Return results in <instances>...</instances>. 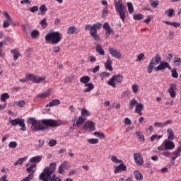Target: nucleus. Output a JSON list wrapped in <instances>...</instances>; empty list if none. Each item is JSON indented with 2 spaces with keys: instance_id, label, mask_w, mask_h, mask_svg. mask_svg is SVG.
Masks as SVG:
<instances>
[{
  "instance_id": "f257e3e1",
  "label": "nucleus",
  "mask_w": 181,
  "mask_h": 181,
  "mask_svg": "<svg viewBox=\"0 0 181 181\" xmlns=\"http://www.w3.org/2000/svg\"><path fill=\"white\" fill-rule=\"evenodd\" d=\"M28 124H31V129L35 132L49 131V127L56 128L59 127L57 121L52 119H45L37 121L33 117H30L28 119Z\"/></svg>"
},
{
  "instance_id": "f03ea898",
  "label": "nucleus",
  "mask_w": 181,
  "mask_h": 181,
  "mask_svg": "<svg viewBox=\"0 0 181 181\" xmlns=\"http://www.w3.org/2000/svg\"><path fill=\"white\" fill-rule=\"evenodd\" d=\"M161 61L162 57L159 54H156V56L151 59L147 66V73L151 74L153 70H155V71H162V70L167 69L168 62Z\"/></svg>"
},
{
  "instance_id": "7ed1b4c3",
  "label": "nucleus",
  "mask_w": 181,
  "mask_h": 181,
  "mask_svg": "<svg viewBox=\"0 0 181 181\" xmlns=\"http://www.w3.org/2000/svg\"><path fill=\"white\" fill-rule=\"evenodd\" d=\"M57 164L56 162L51 163L48 167L44 168L39 175L40 180L42 181H52V175L54 173V169H56Z\"/></svg>"
},
{
  "instance_id": "20e7f679",
  "label": "nucleus",
  "mask_w": 181,
  "mask_h": 181,
  "mask_svg": "<svg viewBox=\"0 0 181 181\" xmlns=\"http://www.w3.org/2000/svg\"><path fill=\"white\" fill-rule=\"evenodd\" d=\"M45 39L46 42H51L52 45H57L62 40V33L59 31L48 33Z\"/></svg>"
},
{
  "instance_id": "39448f33",
  "label": "nucleus",
  "mask_w": 181,
  "mask_h": 181,
  "mask_svg": "<svg viewBox=\"0 0 181 181\" xmlns=\"http://www.w3.org/2000/svg\"><path fill=\"white\" fill-rule=\"evenodd\" d=\"M115 6L116 11L117 12V13H119L120 16V19H122V21H124L125 13L127 12V7L124 6V4H122V0H118V1H117V0H115Z\"/></svg>"
},
{
  "instance_id": "423d86ee",
  "label": "nucleus",
  "mask_w": 181,
  "mask_h": 181,
  "mask_svg": "<svg viewBox=\"0 0 181 181\" xmlns=\"http://www.w3.org/2000/svg\"><path fill=\"white\" fill-rule=\"evenodd\" d=\"M10 124L12 127H16V125H19V127H21V131H26V126L25 124V119L16 118L14 119H11Z\"/></svg>"
},
{
  "instance_id": "0eeeda50",
  "label": "nucleus",
  "mask_w": 181,
  "mask_h": 181,
  "mask_svg": "<svg viewBox=\"0 0 181 181\" xmlns=\"http://www.w3.org/2000/svg\"><path fill=\"white\" fill-rule=\"evenodd\" d=\"M28 78L33 81V83H41V81H43L46 80L45 77H40V76H36L32 74H30L28 75Z\"/></svg>"
},
{
  "instance_id": "6e6552de",
  "label": "nucleus",
  "mask_w": 181,
  "mask_h": 181,
  "mask_svg": "<svg viewBox=\"0 0 181 181\" xmlns=\"http://www.w3.org/2000/svg\"><path fill=\"white\" fill-rule=\"evenodd\" d=\"M82 128L83 129H90V132H93V131H95V123L93 121H87Z\"/></svg>"
},
{
  "instance_id": "1a4fd4ad",
  "label": "nucleus",
  "mask_w": 181,
  "mask_h": 181,
  "mask_svg": "<svg viewBox=\"0 0 181 181\" xmlns=\"http://www.w3.org/2000/svg\"><path fill=\"white\" fill-rule=\"evenodd\" d=\"M103 29L105 30V39L110 37V35L114 32V29L111 28L108 22H105L103 25Z\"/></svg>"
},
{
  "instance_id": "9d476101",
  "label": "nucleus",
  "mask_w": 181,
  "mask_h": 181,
  "mask_svg": "<svg viewBox=\"0 0 181 181\" xmlns=\"http://www.w3.org/2000/svg\"><path fill=\"white\" fill-rule=\"evenodd\" d=\"M103 24L101 23H97L91 25H85V30H90V33H91L95 29H101Z\"/></svg>"
},
{
  "instance_id": "9b49d317",
  "label": "nucleus",
  "mask_w": 181,
  "mask_h": 181,
  "mask_svg": "<svg viewBox=\"0 0 181 181\" xmlns=\"http://www.w3.org/2000/svg\"><path fill=\"white\" fill-rule=\"evenodd\" d=\"M134 159L138 166H142V165H144V158L142 157L141 153H134Z\"/></svg>"
},
{
  "instance_id": "f8f14e48",
  "label": "nucleus",
  "mask_w": 181,
  "mask_h": 181,
  "mask_svg": "<svg viewBox=\"0 0 181 181\" xmlns=\"http://www.w3.org/2000/svg\"><path fill=\"white\" fill-rule=\"evenodd\" d=\"M4 16L7 19V21H4L3 23V28H9V25H11L9 22H12V18H11V16H9V13L8 11L4 12Z\"/></svg>"
},
{
  "instance_id": "ddd939ff",
  "label": "nucleus",
  "mask_w": 181,
  "mask_h": 181,
  "mask_svg": "<svg viewBox=\"0 0 181 181\" xmlns=\"http://www.w3.org/2000/svg\"><path fill=\"white\" fill-rule=\"evenodd\" d=\"M109 53L112 56V57H115V59H121V52L116 49L110 48Z\"/></svg>"
},
{
  "instance_id": "4468645a",
  "label": "nucleus",
  "mask_w": 181,
  "mask_h": 181,
  "mask_svg": "<svg viewBox=\"0 0 181 181\" xmlns=\"http://www.w3.org/2000/svg\"><path fill=\"white\" fill-rule=\"evenodd\" d=\"M176 90V85L175 83H171L170 85V88L168 90V93H170V95L172 98H175L176 97V93L175 92Z\"/></svg>"
},
{
  "instance_id": "2eb2a0df",
  "label": "nucleus",
  "mask_w": 181,
  "mask_h": 181,
  "mask_svg": "<svg viewBox=\"0 0 181 181\" xmlns=\"http://www.w3.org/2000/svg\"><path fill=\"white\" fill-rule=\"evenodd\" d=\"M121 170L122 172H127V165H125V164L124 163H121L119 165L115 167V170H114V173H119V172H121Z\"/></svg>"
},
{
  "instance_id": "dca6fc26",
  "label": "nucleus",
  "mask_w": 181,
  "mask_h": 181,
  "mask_svg": "<svg viewBox=\"0 0 181 181\" xmlns=\"http://www.w3.org/2000/svg\"><path fill=\"white\" fill-rule=\"evenodd\" d=\"M164 148L168 151L175 149V143L172 141H167L164 143Z\"/></svg>"
},
{
  "instance_id": "f3484780",
  "label": "nucleus",
  "mask_w": 181,
  "mask_h": 181,
  "mask_svg": "<svg viewBox=\"0 0 181 181\" xmlns=\"http://www.w3.org/2000/svg\"><path fill=\"white\" fill-rule=\"evenodd\" d=\"M112 61H111V58L110 57H107V62L105 63V67L107 70H109V71H112Z\"/></svg>"
},
{
  "instance_id": "a211bd4d",
  "label": "nucleus",
  "mask_w": 181,
  "mask_h": 181,
  "mask_svg": "<svg viewBox=\"0 0 181 181\" xmlns=\"http://www.w3.org/2000/svg\"><path fill=\"white\" fill-rule=\"evenodd\" d=\"M142 110H144V105L141 103L137 104V105L136 106L135 112H136V114H138V115H139V117H141V115H143Z\"/></svg>"
},
{
  "instance_id": "6ab92c4d",
  "label": "nucleus",
  "mask_w": 181,
  "mask_h": 181,
  "mask_svg": "<svg viewBox=\"0 0 181 181\" xmlns=\"http://www.w3.org/2000/svg\"><path fill=\"white\" fill-rule=\"evenodd\" d=\"M68 35H74L78 33V28L76 26H71L68 28L67 31Z\"/></svg>"
},
{
  "instance_id": "aec40b11",
  "label": "nucleus",
  "mask_w": 181,
  "mask_h": 181,
  "mask_svg": "<svg viewBox=\"0 0 181 181\" xmlns=\"http://www.w3.org/2000/svg\"><path fill=\"white\" fill-rule=\"evenodd\" d=\"M86 122V119L83 117H79L78 120L76 121V123L73 124V127H81L82 124Z\"/></svg>"
},
{
  "instance_id": "412c9836",
  "label": "nucleus",
  "mask_w": 181,
  "mask_h": 181,
  "mask_svg": "<svg viewBox=\"0 0 181 181\" xmlns=\"http://www.w3.org/2000/svg\"><path fill=\"white\" fill-rule=\"evenodd\" d=\"M95 50L97 53H99L100 54V56H104L105 54V52H104L103 47L100 44L96 45Z\"/></svg>"
},
{
  "instance_id": "4be33fe9",
  "label": "nucleus",
  "mask_w": 181,
  "mask_h": 181,
  "mask_svg": "<svg viewBox=\"0 0 181 181\" xmlns=\"http://www.w3.org/2000/svg\"><path fill=\"white\" fill-rule=\"evenodd\" d=\"M100 28H95L94 30H93L91 33H90V35L93 37L94 40H96V42H100V36L97 34V30Z\"/></svg>"
},
{
  "instance_id": "5701e85b",
  "label": "nucleus",
  "mask_w": 181,
  "mask_h": 181,
  "mask_svg": "<svg viewBox=\"0 0 181 181\" xmlns=\"http://www.w3.org/2000/svg\"><path fill=\"white\" fill-rule=\"evenodd\" d=\"M60 100L59 99L52 100L48 104H47L46 107H54L56 105H59Z\"/></svg>"
},
{
  "instance_id": "b1692460",
  "label": "nucleus",
  "mask_w": 181,
  "mask_h": 181,
  "mask_svg": "<svg viewBox=\"0 0 181 181\" xmlns=\"http://www.w3.org/2000/svg\"><path fill=\"white\" fill-rule=\"evenodd\" d=\"M42 156H37L35 157H33L30 159V162L31 163H39V162H40V160H42Z\"/></svg>"
},
{
  "instance_id": "393cba45",
  "label": "nucleus",
  "mask_w": 181,
  "mask_h": 181,
  "mask_svg": "<svg viewBox=\"0 0 181 181\" xmlns=\"http://www.w3.org/2000/svg\"><path fill=\"white\" fill-rule=\"evenodd\" d=\"M11 53L13 54V60L15 62H16L18 60V57H20L21 56V53L19 52V51H18V49H11Z\"/></svg>"
},
{
  "instance_id": "a878e982",
  "label": "nucleus",
  "mask_w": 181,
  "mask_h": 181,
  "mask_svg": "<svg viewBox=\"0 0 181 181\" xmlns=\"http://www.w3.org/2000/svg\"><path fill=\"white\" fill-rule=\"evenodd\" d=\"M134 175L135 179H136V180H143L144 175L140 173L139 170H135L134 172Z\"/></svg>"
},
{
  "instance_id": "bb28decb",
  "label": "nucleus",
  "mask_w": 181,
  "mask_h": 181,
  "mask_svg": "<svg viewBox=\"0 0 181 181\" xmlns=\"http://www.w3.org/2000/svg\"><path fill=\"white\" fill-rule=\"evenodd\" d=\"M85 87H88L86 89L84 90V93H90L92 90H94V85L93 83H88L85 84Z\"/></svg>"
},
{
  "instance_id": "cd10ccee",
  "label": "nucleus",
  "mask_w": 181,
  "mask_h": 181,
  "mask_svg": "<svg viewBox=\"0 0 181 181\" xmlns=\"http://www.w3.org/2000/svg\"><path fill=\"white\" fill-rule=\"evenodd\" d=\"M165 13L168 16V18H173L175 16V9L169 8L165 11Z\"/></svg>"
},
{
  "instance_id": "c85d7f7f",
  "label": "nucleus",
  "mask_w": 181,
  "mask_h": 181,
  "mask_svg": "<svg viewBox=\"0 0 181 181\" xmlns=\"http://www.w3.org/2000/svg\"><path fill=\"white\" fill-rule=\"evenodd\" d=\"M90 80H91V78L88 76H83L80 78V81L83 83V84H88L87 83H89Z\"/></svg>"
},
{
  "instance_id": "c756f323",
  "label": "nucleus",
  "mask_w": 181,
  "mask_h": 181,
  "mask_svg": "<svg viewBox=\"0 0 181 181\" xmlns=\"http://www.w3.org/2000/svg\"><path fill=\"white\" fill-rule=\"evenodd\" d=\"M167 134L168 135L169 141H173V138H175V133L173 132V130H172V129H168L167 130Z\"/></svg>"
},
{
  "instance_id": "7c9ffc66",
  "label": "nucleus",
  "mask_w": 181,
  "mask_h": 181,
  "mask_svg": "<svg viewBox=\"0 0 181 181\" xmlns=\"http://www.w3.org/2000/svg\"><path fill=\"white\" fill-rule=\"evenodd\" d=\"M133 19L134 21H142V19H144V14H142V13H134L133 15Z\"/></svg>"
},
{
  "instance_id": "2f4dec72",
  "label": "nucleus",
  "mask_w": 181,
  "mask_h": 181,
  "mask_svg": "<svg viewBox=\"0 0 181 181\" xmlns=\"http://www.w3.org/2000/svg\"><path fill=\"white\" fill-rule=\"evenodd\" d=\"M138 104H139V103H138V100H136V99H135V98L132 99L129 103V108L131 110H132V108H134V107H135V106H137Z\"/></svg>"
},
{
  "instance_id": "473e14b6",
  "label": "nucleus",
  "mask_w": 181,
  "mask_h": 181,
  "mask_svg": "<svg viewBox=\"0 0 181 181\" xmlns=\"http://www.w3.org/2000/svg\"><path fill=\"white\" fill-rule=\"evenodd\" d=\"M113 77H115V81H117V83H122L124 80V76L121 74L114 75Z\"/></svg>"
},
{
  "instance_id": "72a5a7b5",
  "label": "nucleus",
  "mask_w": 181,
  "mask_h": 181,
  "mask_svg": "<svg viewBox=\"0 0 181 181\" xmlns=\"http://www.w3.org/2000/svg\"><path fill=\"white\" fill-rule=\"evenodd\" d=\"M93 135H95V136L99 137L100 139H105V134L103 132H95L93 133Z\"/></svg>"
},
{
  "instance_id": "f704fd0d",
  "label": "nucleus",
  "mask_w": 181,
  "mask_h": 181,
  "mask_svg": "<svg viewBox=\"0 0 181 181\" xmlns=\"http://www.w3.org/2000/svg\"><path fill=\"white\" fill-rule=\"evenodd\" d=\"M28 159V157H24V158H18V160L14 163V166H16L18 165H22V163H23L25 162V160H26Z\"/></svg>"
},
{
  "instance_id": "c9c22d12",
  "label": "nucleus",
  "mask_w": 181,
  "mask_h": 181,
  "mask_svg": "<svg viewBox=\"0 0 181 181\" xmlns=\"http://www.w3.org/2000/svg\"><path fill=\"white\" fill-rule=\"evenodd\" d=\"M115 81V77L112 76L107 82L108 86H111L113 88L117 87V85L114 83Z\"/></svg>"
},
{
  "instance_id": "e433bc0d",
  "label": "nucleus",
  "mask_w": 181,
  "mask_h": 181,
  "mask_svg": "<svg viewBox=\"0 0 181 181\" xmlns=\"http://www.w3.org/2000/svg\"><path fill=\"white\" fill-rule=\"evenodd\" d=\"M136 135L139 139V141H145V137L144 136V134H142V132L141 131L136 132Z\"/></svg>"
},
{
  "instance_id": "4c0bfd02",
  "label": "nucleus",
  "mask_w": 181,
  "mask_h": 181,
  "mask_svg": "<svg viewBox=\"0 0 181 181\" xmlns=\"http://www.w3.org/2000/svg\"><path fill=\"white\" fill-rule=\"evenodd\" d=\"M40 11H41L40 15L44 16V15H46V12L47 11V8H46V5L42 4L40 7Z\"/></svg>"
},
{
  "instance_id": "58836bf2",
  "label": "nucleus",
  "mask_w": 181,
  "mask_h": 181,
  "mask_svg": "<svg viewBox=\"0 0 181 181\" xmlns=\"http://www.w3.org/2000/svg\"><path fill=\"white\" fill-rule=\"evenodd\" d=\"M25 104H26V103L23 100L16 103V107H19L20 108H23L25 107Z\"/></svg>"
},
{
  "instance_id": "ea45409f",
  "label": "nucleus",
  "mask_w": 181,
  "mask_h": 181,
  "mask_svg": "<svg viewBox=\"0 0 181 181\" xmlns=\"http://www.w3.org/2000/svg\"><path fill=\"white\" fill-rule=\"evenodd\" d=\"M128 11L129 13H132L134 12V6L132 5V2L127 3Z\"/></svg>"
},
{
  "instance_id": "a19ab883",
  "label": "nucleus",
  "mask_w": 181,
  "mask_h": 181,
  "mask_svg": "<svg viewBox=\"0 0 181 181\" xmlns=\"http://www.w3.org/2000/svg\"><path fill=\"white\" fill-rule=\"evenodd\" d=\"M8 98H9V94L3 93L1 95V101H2L3 103H5V101H6Z\"/></svg>"
},
{
  "instance_id": "79ce46f5",
  "label": "nucleus",
  "mask_w": 181,
  "mask_h": 181,
  "mask_svg": "<svg viewBox=\"0 0 181 181\" xmlns=\"http://www.w3.org/2000/svg\"><path fill=\"white\" fill-rule=\"evenodd\" d=\"M171 76L172 77H173V78H177V77H179V74H177V71L176 70L175 68L171 70Z\"/></svg>"
},
{
  "instance_id": "37998d69",
  "label": "nucleus",
  "mask_w": 181,
  "mask_h": 181,
  "mask_svg": "<svg viewBox=\"0 0 181 181\" xmlns=\"http://www.w3.org/2000/svg\"><path fill=\"white\" fill-rule=\"evenodd\" d=\"M87 142L91 145H95L98 144V139H89L87 140Z\"/></svg>"
},
{
  "instance_id": "c03bdc74",
  "label": "nucleus",
  "mask_w": 181,
  "mask_h": 181,
  "mask_svg": "<svg viewBox=\"0 0 181 181\" xmlns=\"http://www.w3.org/2000/svg\"><path fill=\"white\" fill-rule=\"evenodd\" d=\"M40 25H41L43 29H46V28H47V21H46V18L42 19L40 22Z\"/></svg>"
},
{
  "instance_id": "a18cd8bd",
  "label": "nucleus",
  "mask_w": 181,
  "mask_h": 181,
  "mask_svg": "<svg viewBox=\"0 0 181 181\" xmlns=\"http://www.w3.org/2000/svg\"><path fill=\"white\" fill-rule=\"evenodd\" d=\"M160 138H162V136H160V135L158 136V134H154L150 137V141H151V142H154L155 139H160Z\"/></svg>"
},
{
  "instance_id": "49530a36",
  "label": "nucleus",
  "mask_w": 181,
  "mask_h": 181,
  "mask_svg": "<svg viewBox=\"0 0 181 181\" xmlns=\"http://www.w3.org/2000/svg\"><path fill=\"white\" fill-rule=\"evenodd\" d=\"M49 94H50V91L49 90H48L47 93L44 92V93L38 95L37 98H46V97H47V95H49Z\"/></svg>"
},
{
  "instance_id": "de8ad7c7",
  "label": "nucleus",
  "mask_w": 181,
  "mask_h": 181,
  "mask_svg": "<svg viewBox=\"0 0 181 181\" xmlns=\"http://www.w3.org/2000/svg\"><path fill=\"white\" fill-rule=\"evenodd\" d=\"M90 112H88V110L87 109H82L81 110V116L82 117H89Z\"/></svg>"
},
{
  "instance_id": "09e8293b",
  "label": "nucleus",
  "mask_w": 181,
  "mask_h": 181,
  "mask_svg": "<svg viewBox=\"0 0 181 181\" xmlns=\"http://www.w3.org/2000/svg\"><path fill=\"white\" fill-rule=\"evenodd\" d=\"M111 160L115 163H122V160H119L115 156H112Z\"/></svg>"
},
{
  "instance_id": "8fccbe9b",
  "label": "nucleus",
  "mask_w": 181,
  "mask_h": 181,
  "mask_svg": "<svg viewBox=\"0 0 181 181\" xmlns=\"http://www.w3.org/2000/svg\"><path fill=\"white\" fill-rule=\"evenodd\" d=\"M108 15V7L106 6L105 8L102 11V18H105Z\"/></svg>"
},
{
  "instance_id": "3c124183",
  "label": "nucleus",
  "mask_w": 181,
  "mask_h": 181,
  "mask_svg": "<svg viewBox=\"0 0 181 181\" xmlns=\"http://www.w3.org/2000/svg\"><path fill=\"white\" fill-rule=\"evenodd\" d=\"M28 11H30V12H32L33 13H35V12H37V11H39V6H34L33 7H30L28 8Z\"/></svg>"
},
{
  "instance_id": "603ef678",
  "label": "nucleus",
  "mask_w": 181,
  "mask_h": 181,
  "mask_svg": "<svg viewBox=\"0 0 181 181\" xmlns=\"http://www.w3.org/2000/svg\"><path fill=\"white\" fill-rule=\"evenodd\" d=\"M39 35H40V33H39V30H33L31 32L32 37H37V36H39Z\"/></svg>"
},
{
  "instance_id": "864d4df0",
  "label": "nucleus",
  "mask_w": 181,
  "mask_h": 181,
  "mask_svg": "<svg viewBox=\"0 0 181 181\" xmlns=\"http://www.w3.org/2000/svg\"><path fill=\"white\" fill-rule=\"evenodd\" d=\"M181 63V59L180 58H177L176 57H174V64L175 66H180Z\"/></svg>"
},
{
  "instance_id": "5fc2aeb1",
  "label": "nucleus",
  "mask_w": 181,
  "mask_h": 181,
  "mask_svg": "<svg viewBox=\"0 0 181 181\" xmlns=\"http://www.w3.org/2000/svg\"><path fill=\"white\" fill-rule=\"evenodd\" d=\"M57 144V141H56L55 139H51L48 143L49 146H51V147L56 146Z\"/></svg>"
},
{
  "instance_id": "6e6d98bb",
  "label": "nucleus",
  "mask_w": 181,
  "mask_h": 181,
  "mask_svg": "<svg viewBox=\"0 0 181 181\" xmlns=\"http://www.w3.org/2000/svg\"><path fill=\"white\" fill-rule=\"evenodd\" d=\"M30 179H33V172L31 174H29L28 177L21 180V181H30Z\"/></svg>"
},
{
  "instance_id": "4d7b16f0",
  "label": "nucleus",
  "mask_w": 181,
  "mask_h": 181,
  "mask_svg": "<svg viewBox=\"0 0 181 181\" xmlns=\"http://www.w3.org/2000/svg\"><path fill=\"white\" fill-rule=\"evenodd\" d=\"M9 148H11L12 149L16 148L18 146V143L16 141H11L8 144Z\"/></svg>"
},
{
  "instance_id": "13d9d810",
  "label": "nucleus",
  "mask_w": 181,
  "mask_h": 181,
  "mask_svg": "<svg viewBox=\"0 0 181 181\" xmlns=\"http://www.w3.org/2000/svg\"><path fill=\"white\" fill-rule=\"evenodd\" d=\"M162 155L163 156H165V158H168V157L170 156V151H169V150L165 148V150L162 153Z\"/></svg>"
},
{
  "instance_id": "bf43d9fd",
  "label": "nucleus",
  "mask_w": 181,
  "mask_h": 181,
  "mask_svg": "<svg viewBox=\"0 0 181 181\" xmlns=\"http://www.w3.org/2000/svg\"><path fill=\"white\" fill-rule=\"evenodd\" d=\"M180 152H181V146H179L177 148V149L173 152V155H175V156H180Z\"/></svg>"
},
{
  "instance_id": "052dcab7",
  "label": "nucleus",
  "mask_w": 181,
  "mask_h": 181,
  "mask_svg": "<svg viewBox=\"0 0 181 181\" xmlns=\"http://www.w3.org/2000/svg\"><path fill=\"white\" fill-rule=\"evenodd\" d=\"M138 84H134L132 86V88L133 90V93H134V94H136V93H138Z\"/></svg>"
},
{
  "instance_id": "680f3d73",
  "label": "nucleus",
  "mask_w": 181,
  "mask_h": 181,
  "mask_svg": "<svg viewBox=\"0 0 181 181\" xmlns=\"http://www.w3.org/2000/svg\"><path fill=\"white\" fill-rule=\"evenodd\" d=\"M110 76V73L108 72H102L101 74H100V78H104V77H109Z\"/></svg>"
},
{
  "instance_id": "e2e57ef3",
  "label": "nucleus",
  "mask_w": 181,
  "mask_h": 181,
  "mask_svg": "<svg viewBox=\"0 0 181 181\" xmlns=\"http://www.w3.org/2000/svg\"><path fill=\"white\" fill-rule=\"evenodd\" d=\"M154 127L156 128H163L164 125H163V123L162 122H155Z\"/></svg>"
},
{
  "instance_id": "0e129e2a",
  "label": "nucleus",
  "mask_w": 181,
  "mask_h": 181,
  "mask_svg": "<svg viewBox=\"0 0 181 181\" xmlns=\"http://www.w3.org/2000/svg\"><path fill=\"white\" fill-rule=\"evenodd\" d=\"M144 57H145V54L144 53H141L137 56L136 62H141L143 60Z\"/></svg>"
},
{
  "instance_id": "69168bd1",
  "label": "nucleus",
  "mask_w": 181,
  "mask_h": 181,
  "mask_svg": "<svg viewBox=\"0 0 181 181\" xmlns=\"http://www.w3.org/2000/svg\"><path fill=\"white\" fill-rule=\"evenodd\" d=\"M124 124H125V125H132V122L129 119V118L126 117L124 119Z\"/></svg>"
},
{
  "instance_id": "338daca9",
  "label": "nucleus",
  "mask_w": 181,
  "mask_h": 181,
  "mask_svg": "<svg viewBox=\"0 0 181 181\" xmlns=\"http://www.w3.org/2000/svg\"><path fill=\"white\" fill-rule=\"evenodd\" d=\"M151 5L153 6V8H156V6L159 5V1H154L151 4Z\"/></svg>"
},
{
  "instance_id": "774afa93",
  "label": "nucleus",
  "mask_w": 181,
  "mask_h": 181,
  "mask_svg": "<svg viewBox=\"0 0 181 181\" xmlns=\"http://www.w3.org/2000/svg\"><path fill=\"white\" fill-rule=\"evenodd\" d=\"M62 167H63L64 169H69L70 166L67 165V162L64 161L61 165Z\"/></svg>"
}]
</instances>
